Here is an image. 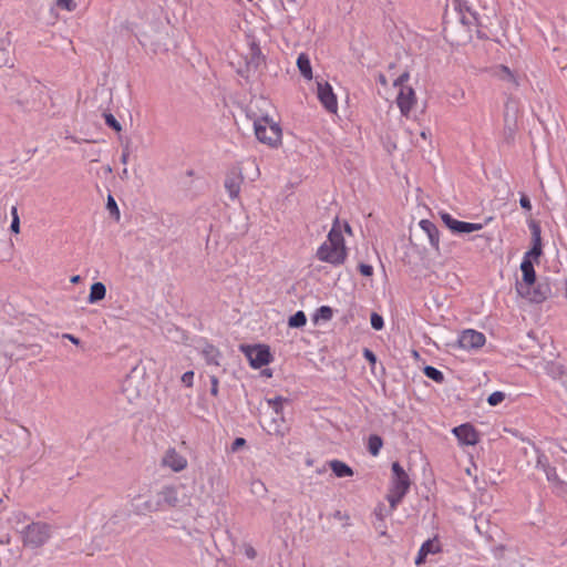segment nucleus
Here are the masks:
<instances>
[{"label": "nucleus", "instance_id": "4c0bfd02", "mask_svg": "<svg viewBox=\"0 0 567 567\" xmlns=\"http://www.w3.org/2000/svg\"><path fill=\"white\" fill-rule=\"evenodd\" d=\"M55 3L60 9L66 11H73L76 8V4L73 0H55Z\"/></svg>", "mask_w": 567, "mask_h": 567}, {"label": "nucleus", "instance_id": "2eb2a0df", "mask_svg": "<svg viewBox=\"0 0 567 567\" xmlns=\"http://www.w3.org/2000/svg\"><path fill=\"white\" fill-rule=\"evenodd\" d=\"M452 432L463 445H475L478 442V434L471 424L455 426Z\"/></svg>", "mask_w": 567, "mask_h": 567}, {"label": "nucleus", "instance_id": "cd10ccee", "mask_svg": "<svg viewBox=\"0 0 567 567\" xmlns=\"http://www.w3.org/2000/svg\"><path fill=\"white\" fill-rule=\"evenodd\" d=\"M287 402V399L282 396H275L271 399H267V404L270 409H272L274 413L280 417L282 421V408L284 403Z\"/></svg>", "mask_w": 567, "mask_h": 567}, {"label": "nucleus", "instance_id": "6e6d98bb", "mask_svg": "<svg viewBox=\"0 0 567 567\" xmlns=\"http://www.w3.org/2000/svg\"><path fill=\"white\" fill-rule=\"evenodd\" d=\"M14 518L17 519L18 523H20L25 520L27 515L22 512H18L17 514H14Z\"/></svg>", "mask_w": 567, "mask_h": 567}, {"label": "nucleus", "instance_id": "774afa93", "mask_svg": "<svg viewBox=\"0 0 567 567\" xmlns=\"http://www.w3.org/2000/svg\"><path fill=\"white\" fill-rule=\"evenodd\" d=\"M421 136H422L423 138H426V133H425V132H422V133H421Z\"/></svg>", "mask_w": 567, "mask_h": 567}, {"label": "nucleus", "instance_id": "20e7f679", "mask_svg": "<svg viewBox=\"0 0 567 567\" xmlns=\"http://www.w3.org/2000/svg\"><path fill=\"white\" fill-rule=\"evenodd\" d=\"M20 534L24 547L37 549L50 540L52 526L44 522H31L21 529Z\"/></svg>", "mask_w": 567, "mask_h": 567}, {"label": "nucleus", "instance_id": "603ef678", "mask_svg": "<svg viewBox=\"0 0 567 567\" xmlns=\"http://www.w3.org/2000/svg\"><path fill=\"white\" fill-rule=\"evenodd\" d=\"M128 157H130V152H128V148L125 147L122 152V155H121V162L122 164L126 165L127 162H128Z\"/></svg>", "mask_w": 567, "mask_h": 567}, {"label": "nucleus", "instance_id": "393cba45", "mask_svg": "<svg viewBox=\"0 0 567 567\" xmlns=\"http://www.w3.org/2000/svg\"><path fill=\"white\" fill-rule=\"evenodd\" d=\"M545 372L553 379H559L565 373V368L557 361H547L544 367Z\"/></svg>", "mask_w": 567, "mask_h": 567}, {"label": "nucleus", "instance_id": "473e14b6", "mask_svg": "<svg viewBox=\"0 0 567 567\" xmlns=\"http://www.w3.org/2000/svg\"><path fill=\"white\" fill-rule=\"evenodd\" d=\"M271 424L274 425V433L280 436L285 435V429H284V420L281 421L279 416L275 414V417H272Z\"/></svg>", "mask_w": 567, "mask_h": 567}, {"label": "nucleus", "instance_id": "f704fd0d", "mask_svg": "<svg viewBox=\"0 0 567 567\" xmlns=\"http://www.w3.org/2000/svg\"><path fill=\"white\" fill-rule=\"evenodd\" d=\"M251 491L258 496H262L267 492L265 484L260 480H255L251 482Z\"/></svg>", "mask_w": 567, "mask_h": 567}, {"label": "nucleus", "instance_id": "13d9d810", "mask_svg": "<svg viewBox=\"0 0 567 567\" xmlns=\"http://www.w3.org/2000/svg\"><path fill=\"white\" fill-rule=\"evenodd\" d=\"M341 228H342V233L346 231L347 234L351 235L352 230H351L350 225L347 221L341 224Z\"/></svg>", "mask_w": 567, "mask_h": 567}, {"label": "nucleus", "instance_id": "f257e3e1", "mask_svg": "<svg viewBox=\"0 0 567 567\" xmlns=\"http://www.w3.org/2000/svg\"><path fill=\"white\" fill-rule=\"evenodd\" d=\"M347 256L348 249L342 235L341 223L336 218L327 239L318 247L316 257L322 262L338 267L344 264Z\"/></svg>", "mask_w": 567, "mask_h": 567}, {"label": "nucleus", "instance_id": "c03bdc74", "mask_svg": "<svg viewBox=\"0 0 567 567\" xmlns=\"http://www.w3.org/2000/svg\"><path fill=\"white\" fill-rule=\"evenodd\" d=\"M441 219L447 228H452L453 223L456 220L449 213H441Z\"/></svg>", "mask_w": 567, "mask_h": 567}, {"label": "nucleus", "instance_id": "052dcab7", "mask_svg": "<svg viewBox=\"0 0 567 567\" xmlns=\"http://www.w3.org/2000/svg\"><path fill=\"white\" fill-rule=\"evenodd\" d=\"M80 279H81V278H80V276H79V275H75V276L71 277V280H70V281H71L72 284H78V282L80 281Z\"/></svg>", "mask_w": 567, "mask_h": 567}, {"label": "nucleus", "instance_id": "6e6552de", "mask_svg": "<svg viewBox=\"0 0 567 567\" xmlns=\"http://www.w3.org/2000/svg\"><path fill=\"white\" fill-rule=\"evenodd\" d=\"M485 341L486 338L484 333L473 329L462 331L457 339L458 347L467 351L482 348L485 344Z\"/></svg>", "mask_w": 567, "mask_h": 567}, {"label": "nucleus", "instance_id": "9b49d317", "mask_svg": "<svg viewBox=\"0 0 567 567\" xmlns=\"http://www.w3.org/2000/svg\"><path fill=\"white\" fill-rule=\"evenodd\" d=\"M187 464V458L175 449H168L162 457V465L175 473L184 471Z\"/></svg>", "mask_w": 567, "mask_h": 567}, {"label": "nucleus", "instance_id": "c85d7f7f", "mask_svg": "<svg viewBox=\"0 0 567 567\" xmlns=\"http://www.w3.org/2000/svg\"><path fill=\"white\" fill-rule=\"evenodd\" d=\"M423 371L429 379L437 383H442L444 381L443 372L436 369L435 367L426 365Z\"/></svg>", "mask_w": 567, "mask_h": 567}, {"label": "nucleus", "instance_id": "4468645a", "mask_svg": "<svg viewBox=\"0 0 567 567\" xmlns=\"http://www.w3.org/2000/svg\"><path fill=\"white\" fill-rule=\"evenodd\" d=\"M489 74L493 78H495L506 84H509L513 87H517L519 85L517 74L504 64H497V65L492 66L489 69Z\"/></svg>", "mask_w": 567, "mask_h": 567}, {"label": "nucleus", "instance_id": "49530a36", "mask_svg": "<svg viewBox=\"0 0 567 567\" xmlns=\"http://www.w3.org/2000/svg\"><path fill=\"white\" fill-rule=\"evenodd\" d=\"M519 204H520V207L526 209V210H530L532 209L530 199L528 198V196H526L524 194L519 198Z\"/></svg>", "mask_w": 567, "mask_h": 567}, {"label": "nucleus", "instance_id": "f03ea898", "mask_svg": "<svg viewBox=\"0 0 567 567\" xmlns=\"http://www.w3.org/2000/svg\"><path fill=\"white\" fill-rule=\"evenodd\" d=\"M254 131L260 143L270 147H278L281 144V127L279 123L269 115L254 118Z\"/></svg>", "mask_w": 567, "mask_h": 567}, {"label": "nucleus", "instance_id": "58836bf2", "mask_svg": "<svg viewBox=\"0 0 567 567\" xmlns=\"http://www.w3.org/2000/svg\"><path fill=\"white\" fill-rule=\"evenodd\" d=\"M410 79L409 72L402 73L398 79L394 80L393 86L401 89L402 86H406L405 82Z\"/></svg>", "mask_w": 567, "mask_h": 567}, {"label": "nucleus", "instance_id": "a878e982", "mask_svg": "<svg viewBox=\"0 0 567 567\" xmlns=\"http://www.w3.org/2000/svg\"><path fill=\"white\" fill-rule=\"evenodd\" d=\"M11 63L10 41L0 39V68Z\"/></svg>", "mask_w": 567, "mask_h": 567}, {"label": "nucleus", "instance_id": "c756f323", "mask_svg": "<svg viewBox=\"0 0 567 567\" xmlns=\"http://www.w3.org/2000/svg\"><path fill=\"white\" fill-rule=\"evenodd\" d=\"M307 323V317L303 311H297L289 318L288 324L291 328H301Z\"/></svg>", "mask_w": 567, "mask_h": 567}, {"label": "nucleus", "instance_id": "37998d69", "mask_svg": "<svg viewBox=\"0 0 567 567\" xmlns=\"http://www.w3.org/2000/svg\"><path fill=\"white\" fill-rule=\"evenodd\" d=\"M359 270H360L361 275L365 276V277H370L373 275V267L368 264H360Z\"/></svg>", "mask_w": 567, "mask_h": 567}, {"label": "nucleus", "instance_id": "39448f33", "mask_svg": "<svg viewBox=\"0 0 567 567\" xmlns=\"http://www.w3.org/2000/svg\"><path fill=\"white\" fill-rule=\"evenodd\" d=\"M517 291L522 297L535 303L545 301L551 295L550 286L547 282H535L533 286L518 285Z\"/></svg>", "mask_w": 567, "mask_h": 567}, {"label": "nucleus", "instance_id": "1a4fd4ad", "mask_svg": "<svg viewBox=\"0 0 567 567\" xmlns=\"http://www.w3.org/2000/svg\"><path fill=\"white\" fill-rule=\"evenodd\" d=\"M179 487L166 485L156 495V502L159 511L176 507L179 505Z\"/></svg>", "mask_w": 567, "mask_h": 567}, {"label": "nucleus", "instance_id": "2f4dec72", "mask_svg": "<svg viewBox=\"0 0 567 567\" xmlns=\"http://www.w3.org/2000/svg\"><path fill=\"white\" fill-rule=\"evenodd\" d=\"M482 224L461 221L458 234H468L482 229Z\"/></svg>", "mask_w": 567, "mask_h": 567}, {"label": "nucleus", "instance_id": "bb28decb", "mask_svg": "<svg viewBox=\"0 0 567 567\" xmlns=\"http://www.w3.org/2000/svg\"><path fill=\"white\" fill-rule=\"evenodd\" d=\"M383 446V440L377 434H372L368 440V451L372 456H378Z\"/></svg>", "mask_w": 567, "mask_h": 567}, {"label": "nucleus", "instance_id": "e433bc0d", "mask_svg": "<svg viewBox=\"0 0 567 567\" xmlns=\"http://www.w3.org/2000/svg\"><path fill=\"white\" fill-rule=\"evenodd\" d=\"M105 123L114 131L120 132L122 130L121 124L112 114H104Z\"/></svg>", "mask_w": 567, "mask_h": 567}, {"label": "nucleus", "instance_id": "de8ad7c7", "mask_svg": "<svg viewBox=\"0 0 567 567\" xmlns=\"http://www.w3.org/2000/svg\"><path fill=\"white\" fill-rule=\"evenodd\" d=\"M363 357L371 363V364H375L377 362V357L375 354L373 353V351H371L370 349H364L363 350Z\"/></svg>", "mask_w": 567, "mask_h": 567}, {"label": "nucleus", "instance_id": "680f3d73", "mask_svg": "<svg viewBox=\"0 0 567 567\" xmlns=\"http://www.w3.org/2000/svg\"><path fill=\"white\" fill-rule=\"evenodd\" d=\"M379 81H380V83H381V84H383V85H385V84H386L385 76H384V75H382V74L379 76Z\"/></svg>", "mask_w": 567, "mask_h": 567}, {"label": "nucleus", "instance_id": "412c9836", "mask_svg": "<svg viewBox=\"0 0 567 567\" xmlns=\"http://www.w3.org/2000/svg\"><path fill=\"white\" fill-rule=\"evenodd\" d=\"M328 465L337 477H349L353 475L352 468L342 461L332 460Z\"/></svg>", "mask_w": 567, "mask_h": 567}, {"label": "nucleus", "instance_id": "79ce46f5", "mask_svg": "<svg viewBox=\"0 0 567 567\" xmlns=\"http://www.w3.org/2000/svg\"><path fill=\"white\" fill-rule=\"evenodd\" d=\"M544 472L546 474V477L548 481H556L557 480V473H556V468L550 466V465H546V467L544 468Z\"/></svg>", "mask_w": 567, "mask_h": 567}, {"label": "nucleus", "instance_id": "0eeeda50", "mask_svg": "<svg viewBox=\"0 0 567 567\" xmlns=\"http://www.w3.org/2000/svg\"><path fill=\"white\" fill-rule=\"evenodd\" d=\"M317 96L326 111L332 114L338 112L337 95L328 82H317Z\"/></svg>", "mask_w": 567, "mask_h": 567}, {"label": "nucleus", "instance_id": "3c124183", "mask_svg": "<svg viewBox=\"0 0 567 567\" xmlns=\"http://www.w3.org/2000/svg\"><path fill=\"white\" fill-rule=\"evenodd\" d=\"M546 465H549L548 462H547V458L544 455L539 456L538 460H537V467H539V468H542L544 471Z\"/></svg>", "mask_w": 567, "mask_h": 567}, {"label": "nucleus", "instance_id": "09e8293b", "mask_svg": "<svg viewBox=\"0 0 567 567\" xmlns=\"http://www.w3.org/2000/svg\"><path fill=\"white\" fill-rule=\"evenodd\" d=\"M246 441L243 437H237L231 445L233 451H237L240 446L245 445Z\"/></svg>", "mask_w": 567, "mask_h": 567}, {"label": "nucleus", "instance_id": "b1692460", "mask_svg": "<svg viewBox=\"0 0 567 567\" xmlns=\"http://www.w3.org/2000/svg\"><path fill=\"white\" fill-rule=\"evenodd\" d=\"M420 549L422 550V555H434L439 554L442 550L441 543L439 538L435 536L434 538L427 539L424 542Z\"/></svg>", "mask_w": 567, "mask_h": 567}, {"label": "nucleus", "instance_id": "a18cd8bd", "mask_svg": "<svg viewBox=\"0 0 567 567\" xmlns=\"http://www.w3.org/2000/svg\"><path fill=\"white\" fill-rule=\"evenodd\" d=\"M209 379H210V385H212L210 393H212V395L217 396L218 395V383H219L218 379L216 375H210Z\"/></svg>", "mask_w": 567, "mask_h": 567}, {"label": "nucleus", "instance_id": "5fc2aeb1", "mask_svg": "<svg viewBox=\"0 0 567 567\" xmlns=\"http://www.w3.org/2000/svg\"><path fill=\"white\" fill-rule=\"evenodd\" d=\"M63 338L70 340L72 343H74L76 346L80 344V340L76 337H74L73 334L64 333Z\"/></svg>", "mask_w": 567, "mask_h": 567}, {"label": "nucleus", "instance_id": "423d86ee", "mask_svg": "<svg viewBox=\"0 0 567 567\" xmlns=\"http://www.w3.org/2000/svg\"><path fill=\"white\" fill-rule=\"evenodd\" d=\"M244 352L254 369H260L271 360L269 348L265 344L248 346Z\"/></svg>", "mask_w": 567, "mask_h": 567}, {"label": "nucleus", "instance_id": "0e129e2a", "mask_svg": "<svg viewBox=\"0 0 567 567\" xmlns=\"http://www.w3.org/2000/svg\"><path fill=\"white\" fill-rule=\"evenodd\" d=\"M250 163H251V165H252V166L255 167V169H256V176H258V175H259L258 166L256 165L255 161H251Z\"/></svg>", "mask_w": 567, "mask_h": 567}, {"label": "nucleus", "instance_id": "f3484780", "mask_svg": "<svg viewBox=\"0 0 567 567\" xmlns=\"http://www.w3.org/2000/svg\"><path fill=\"white\" fill-rule=\"evenodd\" d=\"M420 228L427 235L430 245L435 250L440 248V233L434 223L429 219H422L419 223Z\"/></svg>", "mask_w": 567, "mask_h": 567}, {"label": "nucleus", "instance_id": "e2e57ef3", "mask_svg": "<svg viewBox=\"0 0 567 567\" xmlns=\"http://www.w3.org/2000/svg\"><path fill=\"white\" fill-rule=\"evenodd\" d=\"M247 556H248V557H250V558L255 557V551H254V549H252V548H250L249 550H247Z\"/></svg>", "mask_w": 567, "mask_h": 567}, {"label": "nucleus", "instance_id": "4be33fe9", "mask_svg": "<svg viewBox=\"0 0 567 567\" xmlns=\"http://www.w3.org/2000/svg\"><path fill=\"white\" fill-rule=\"evenodd\" d=\"M297 66L301 73V75L306 80L312 79V68L310 63V59L306 53H300L297 58Z\"/></svg>", "mask_w": 567, "mask_h": 567}, {"label": "nucleus", "instance_id": "ddd939ff", "mask_svg": "<svg viewBox=\"0 0 567 567\" xmlns=\"http://www.w3.org/2000/svg\"><path fill=\"white\" fill-rule=\"evenodd\" d=\"M529 228H530V231H532V243H533V246L532 248L526 251L524 254V257H523V260H532V262L534 260H537L542 252H543V249H542V236H540V227L538 224L536 223H532L529 225Z\"/></svg>", "mask_w": 567, "mask_h": 567}, {"label": "nucleus", "instance_id": "ea45409f", "mask_svg": "<svg viewBox=\"0 0 567 567\" xmlns=\"http://www.w3.org/2000/svg\"><path fill=\"white\" fill-rule=\"evenodd\" d=\"M107 209L111 212V214H115L116 218L120 217L118 207L116 205L115 199L111 195H109L107 197Z\"/></svg>", "mask_w": 567, "mask_h": 567}, {"label": "nucleus", "instance_id": "4d7b16f0", "mask_svg": "<svg viewBox=\"0 0 567 567\" xmlns=\"http://www.w3.org/2000/svg\"><path fill=\"white\" fill-rule=\"evenodd\" d=\"M11 216H12V220H20L19 219V215H18V208L16 206H12L11 207Z\"/></svg>", "mask_w": 567, "mask_h": 567}, {"label": "nucleus", "instance_id": "aec40b11", "mask_svg": "<svg viewBox=\"0 0 567 567\" xmlns=\"http://www.w3.org/2000/svg\"><path fill=\"white\" fill-rule=\"evenodd\" d=\"M523 286H533L536 281V272L532 260H522Z\"/></svg>", "mask_w": 567, "mask_h": 567}, {"label": "nucleus", "instance_id": "8fccbe9b", "mask_svg": "<svg viewBox=\"0 0 567 567\" xmlns=\"http://www.w3.org/2000/svg\"><path fill=\"white\" fill-rule=\"evenodd\" d=\"M427 555H422V550L419 549L417 555L415 557V564L422 565L425 563Z\"/></svg>", "mask_w": 567, "mask_h": 567}, {"label": "nucleus", "instance_id": "dca6fc26", "mask_svg": "<svg viewBox=\"0 0 567 567\" xmlns=\"http://www.w3.org/2000/svg\"><path fill=\"white\" fill-rule=\"evenodd\" d=\"M132 511L137 515H146L152 512L159 511L156 501L147 499L141 501V497H134L131 503Z\"/></svg>", "mask_w": 567, "mask_h": 567}, {"label": "nucleus", "instance_id": "7c9ffc66", "mask_svg": "<svg viewBox=\"0 0 567 567\" xmlns=\"http://www.w3.org/2000/svg\"><path fill=\"white\" fill-rule=\"evenodd\" d=\"M332 317H333L332 309L329 306H321L320 308L317 309L315 319L316 320L322 319L324 321H329L332 319Z\"/></svg>", "mask_w": 567, "mask_h": 567}, {"label": "nucleus", "instance_id": "338daca9", "mask_svg": "<svg viewBox=\"0 0 567 567\" xmlns=\"http://www.w3.org/2000/svg\"><path fill=\"white\" fill-rule=\"evenodd\" d=\"M122 174H123L124 176H126V175H127V168H124V169H123V172H122Z\"/></svg>", "mask_w": 567, "mask_h": 567}, {"label": "nucleus", "instance_id": "72a5a7b5", "mask_svg": "<svg viewBox=\"0 0 567 567\" xmlns=\"http://www.w3.org/2000/svg\"><path fill=\"white\" fill-rule=\"evenodd\" d=\"M505 399V394L501 391H495L488 395L487 402L492 406H496Z\"/></svg>", "mask_w": 567, "mask_h": 567}, {"label": "nucleus", "instance_id": "864d4df0", "mask_svg": "<svg viewBox=\"0 0 567 567\" xmlns=\"http://www.w3.org/2000/svg\"><path fill=\"white\" fill-rule=\"evenodd\" d=\"M10 229L14 234H19L20 231V220H12L10 225Z\"/></svg>", "mask_w": 567, "mask_h": 567}, {"label": "nucleus", "instance_id": "6ab92c4d", "mask_svg": "<svg viewBox=\"0 0 567 567\" xmlns=\"http://www.w3.org/2000/svg\"><path fill=\"white\" fill-rule=\"evenodd\" d=\"M200 353L207 364L219 365L220 352L213 344L205 342L200 348Z\"/></svg>", "mask_w": 567, "mask_h": 567}, {"label": "nucleus", "instance_id": "c9c22d12", "mask_svg": "<svg viewBox=\"0 0 567 567\" xmlns=\"http://www.w3.org/2000/svg\"><path fill=\"white\" fill-rule=\"evenodd\" d=\"M370 321H371L372 328L375 330H381L384 327L383 318L377 312H373L371 315Z\"/></svg>", "mask_w": 567, "mask_h": 567}, {"label": "nucleus", "instance_id": "bf43d9fd", "mask_svg": "<svg viewBox=\"0 0 567 567\" xmlns=\"http://www.w3.org/2000/svg\"><path fill=\"white\" fill-rule=\"evenodd\" d=\"M460 224H461V220H457V219H456V220L453 223V226H452L451 230H452L453 233H457V231H458V229H460Z\"/></svg>", "mask_w": 567, "mask_h": 567}, {"label": "nucleus", "instance_id": "5701e85b", "mask_svg": "<svg viewBox=\"0 0 567 567\" xmlns=\"http://www.w3.org/2000/svg\"><path fill=\"white\" fill-rule=\"evenodd\" d=\"M105 295H106L105 285L103 282H95L91 286L87 301L90 303H96L100 300L104 299Z\"/></svg>", "mask_w": 567, "mask_h": 567}, {"label": "nucleus", "instance_id": "9d476101", "mask_svg": "<svg viewBox=\"0 0 567 567\" xmlns=\"http://www.w3.org/2000/svg\"><path fill=\"white\" fill-rule=\"evenodd\" d=\"M395 102L398 107L400 109L401 114L408 117L412 109L416 104V94L413 87L402 86L401 89H399Z\"/></svg>", "mask_w": 567, "mask_h": 567}, {"label": "nucleus", "instance_id": "f8f14e48", "mask_svg": "<svg viewBox=\"0 0 567 567\" xmlns=\"http://www.w3.org/2000/svg\"><path fill=\"white\" fill-rule=\"evenodd\" d=\"M243 181L244 177L241 175L240 169L235 168L227 174L224 185L231 200H236L239 198Z\"/></svg>", "mask_w": 567, "mask_h": 567}, {"label": "nucleus", "instance_id": "a211bd4d", "mask_svg": "<svg viewBox=\"0 0 567 567\" xmlns=\"http://www.w3.org/2000/svg\"><path fill=\"white\" fill-rule=\"evenodd\" d=\"M454 9L458 11L461 21L464 24H472V20H476L475 12L470 7L467 0H452Z\"/></svg>", "mask_w": 567, "mask_h": 567}, {"label": "nucleus", "instance_id": "7ed1b4c3", "mask_svg": "<svg viewBox=\"0 0 567 567\" xmlns=\"http://www.w3.org/2000/svg\"><path fill=\"white\" fill-rule=\"evenodd\" d=\"M411 481L408 473L400 465V463L394 462L392 464V478L390 483L389 493L386 495V501L390 504L392 509H395L398 505L402 502L403 497L408 494L410 489Z\"/></svg>", "mask_w": 567, "mask_h": 567}, {"label": "nucleus", "instance_id": "a19ab883", "mask_svg": "<svg viewBox=\"0 0 567 567\" xmlns=\"http://www.w3.org/2000/svg\"><path fill=\"white\" fill-rule=\"evenodd\" d=\"M182 382L184 385H186L187 388H190L193 386V383H194V372L193 371H186L183 375H182Z\"/></svg>", "mask_w": 567, "mask_h": 567}, {"label": "nucleus", "instance_id": "69168bd1", "mask_svg": "<svg viewBox=\"0 0 567 567\" xmlns=\"http://www.w3.org/2000/svg\"><path fill=\"white\" fill-rule=\"evenodd\" d=\"M458 95L461 97H463L464 96V91H462V90L457 91V93H455L454 97H457Z\"/></svg>", "mask_w": 567, "mask_h": 567}]
</instances>
